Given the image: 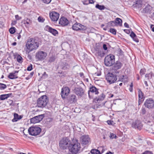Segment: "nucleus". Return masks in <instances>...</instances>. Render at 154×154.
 <instances>
[{"label":"nucleus","mask_w":154,"mask_h":154,"mask_svg":"<svg viewBox=\"0 0 154 154\" xmlns=\"http://www.w3.org/2000/svg\"><path fill=\"white\" fill-rule=\"evenodd\" d=\"M39 46V44L37 40L33 38H29L27 40L26 43V51L29 53L37 49Z\"/></svg>","instance_id":"nucleus-1"},{"label":"nucleus","mask_w":154,"mask_h":154,"mask_svg":"<svg viewBox=\"0 0 154 154\" xmlns=\"http://www.w3.org/2000/svg\"><path fill=\"white\" fill-rule=\"evenodd\" d=\"M81 148L80 144L75 140L70 144L68 149L70 154H76L79 151Z\"/></svg>","instance_id":"nucleus-2"},{"label":"nucleus","mask_w":154,"mask_h":154,"mask_svg":"<svg viewBox=\"0 0 154 154\" xmlns=\"http://www.w3.org/2000/svg\"><path fill=\"white\" fill-rule=\"evenodd\" d=\"M48 102V99L46 95H43L39 98L37 100V106L39 107H44Z\"/></svg>","instance_id":"nucleus-3"},{"label":"nucleus","mask_w":154,"mask_h":154,"mask_svg":"<svg viewBox=\"0 0 154 154\" xmlns=\"http://www.w3.org/2000/svg\"><path fill=\"white\" fill-rule=\"evenodd\" d=\"M115 61V56L112 54H109L105 57V65L107 66H111L114 63Z\"/></svg>","instance_id":"nucleus-4"},{"label":"nucleus","mask_w":154,"mask_h":154,"mask_svg":"<svg viewBox=\"0 0 154 154\" xmlns=\"http://www.w3.org/2000/svg\"><path fill=\"white\" fill-rule=\"evenodd\" d=\"M29 134L32 136H37L39 134L41 129L38 127H31L28 130Z\"/></svg>","instance_id":"nucleus-5"},{"label":"nucleus","mask_w":154,"mask_h":154,"mask_svg":"<svg viewBox=\"0 0 154 154\" xmlns=\"http://www.w3.org/2000/svg\"><path fill=\"white\" fill-rule=\"evenodd\" d=\"M106 77L107 81L110 84L114 83L117 79L116 75L111 73H108L106 75Z\"/></svg>","instance_id":"nucleus-6"},{"label":"nucleus","mask_w":154,"mask_h":154,"mask_svg":"<svg viewBox=\"0 0 154 154\" xmlns=\"http://www.w3.org/2000/svg\"><path fill=\"white\" fill-rule=\"evenodd\" d=\"M70 143V140L66 138H64L61 139L60 142L59 146L62 149H66Z\"/></svg>","instance_id":"nucleus-7"},{"label":"nucleus","mask_w":154,"mask_h":154,"mask_svg":"<svg viewBox=\"0 0 154 154\" xmlns=\"http://www.w3.org/2000/svg\"><path fill=\"white\" fill-rule=\"evenodd\" d=\"M47 56V53L43 51H39L36 54L35 57L38 60H43Z\"/></svg>","instance_id":"nucleus-8"},{"label":"nucleus","mask_w":154,"mask_h":154,"mask_svg":"<svg viewBox=\"0 0 154 154\" xmlns=\"http://www.w3.org/2000/svg\"><path fill=\"white\" fill-rule=\"evenodd\" d=\"M82 144L84 145L88 144L90 143V138L88 135H83L80 137Z\"/></svg>","instance_id":"nucleus-9"},{"label":"nucleus","mask_w":154,"mask_h":154,"mask_svg":"<svg viewBox=\"0 0 154 154\" xmlns=\"http://www.w3.org/2000/svg\"><path fill=\"white\" fill-rule=\"evenodd\" d=\"M144 105L149 109L154 108V100L151 99H147L145 101Z\"/></svg>","instance_id":"nucleus-10"},{"label":"nucleus","mask_w":154,"mask_h":154,"mask_svg":"<svg viewBox=\"0 0 154 154\" xmlns=\"http://www.w3.org/2000/svg\"><path fill=\"white\" fill-rule=\"evenodd\" d=\"M70 90L67 87H63L62 89L61 95L63 99L68 95L70 92Z\"/></svg>","instance_id":"nucleus-11"},{"label":"nucleus","mask_w":154,"mask_h":154,"mask_svg":"<svg viewBox=\"0 0 154 154\" xmlns=\"http://www.w3.org/2000/svg\"><path fill=\"white\" fill-rule=\"evenodd\" d=\"M49 16L52 21H57L59 18V14L55 11H52L49 13Z\"/></svg>","instance_id":"nucleus-12"},{"label":"nucleus","mask_w":154,"mask_h":154,"mask_svg":"<svg viewBox=\"0 0 154 154\" xmlns=\"http://www.w3.org/2000/svg\"><path fill=\"white\" fill-rule=\"evenodd\" d=\"M44 118L43 115H40L35 116L31 119V122L32 123L35 124L41 121Z\"/></svg>","instance_id":"nucleus-13"},{"label":"nucleus","mask_w":154,"mask_h":154,"mask_svg":"<svg viewBox=\"0 0 154 154\" xmlns=\"http://www.w3.org/2000/svg\"><path fill=\"white\" fill-rule=\"evenodd\" d=\"M72 28L75 30H82L85 29V27L81 24L76 23L73 25Z\"/></svg>","instance_id":"nucleus-14"},{"label":"nucleus","mask_w":154,"mask_h":154,"mask_svg":"<svg viewBox=\"0 0 154 154\" xmlns=\"http://www.w3.org/2000/svg\"><path fill=\"white\" fill-rule=\"evenodd\" d=\"M132 126L133 128H137L139 130H140L143 126L140 122L138 120H136L133 122Z\"/></svg>","instance_id":"nucleus-15"},{"label":"nucleus","mask_w":154,"mask_h":154,"mask_svg":"<svg viewBox=\"0 0 154 154\" xmlns=\"http://www.w3.org/2000/svg\"><path fill=\"white\" fill-rule=\"evenodd\" d=\"M69 23V21L67 19L64 17H62L59 20V24L62 26H66Z\"/></svg>","instance_id":"nucleus-16"},{"label":"nucleus","mask_w":154,"mask_h":154,"mask_svg":"<svg viewBox=\"0 0 154 154\" xmlns=\"http://www.w3.org/2000/svg\"><path fill=\"white\" fill-rule=\"evenodd\" d=\"M45 30L48 31L54 35H56L57 34H58V32L56 29L52 28L51 27L48 26H46L45 28Z\"/></svg>","instance_id":"nucleus-17"},{"label":"nucleus","mask_w":154,"mask_h":154,"mask_svg":"<svg viewBox=\"0 0 154 154\" xmlns=\"http://www.w3.org/2000/svg\"><path fill=\"white\" fill-rule=\"evenodd\" d=\"M74 90L76 94L78 95L81 96L84 93V90L82 88H76Z\"/></svg>","instance_id":"nucleus-18"},{"label":"nucleus","mask_w":154,"mask_h":154,"mask_svg":"<svg viewBox=\"0 0 154 154\" xmlns=\"http://www.w3.org/2000/svg\"><path fill=\"white\" fill-rule=\"evenodd\" d=\"M14 118L12 120V121L13 122H17L23 118L22 116L19 115L17 114L16 113H14Z\"/></svg>","instance_id":"nucleus-19"},{"label":"nucleus","mask_w":154,"mask_h":154,"mask_svg":"<svg viewBox=\"0 0 154 154\" xmlns=\"http://www.w3.org/2000/svg\"><path fill=\"white\" fill-rule=\"evenodd\" d=\"M138 97H139V101H138V103L139 104H140V103H141L142 101H143V94L142 93V91H141V90L139 89L138 90Z\"/></svg>","instance_id":"nucleus-20"},{"label":"nucleus","mask_w":154,"mask_h":154,"mask_svg":"<svg viewBox=\"0 0 154 154\" xmlns=\"http://www.w3.org/2000/svg\"><path fill=\"white\" fill-rule=\"evenodd\" d=\"M122 66V63L119 61H117L116 63L114 64V69L115 70L120 69Z\"/></svg>","instance_id":"nucleus-21"},{"label":"nucleus","mask_w":154,"mask_h":154,"mask_svg":"<svg viewBox=\"0 0 154 154\" xmlns=\"http://www.w3.org/2000/svg\"><path fill=\"white\" fill-rule=\"evenodd\" d=\"M88 94L89 95V92H91L92 93H95V94H97L98 93V92L97 89L95 87H92L91 88L89 91Z\"/></svg>","instance_id":"nucleus-22"},{"label":"nucleus","mask_w":154,"mask_h":154,"mask_svg":"<svg viewBox=\"0 0 154 154\" xmlns=\"http://www.w3.org/2000/svg\"><path fill=\"white\" fill-rule=\"evenodd\" d=\"M11 95V94H4L0 95V100H4L7 99Z\"/></svg>","instance_id":"nucleus-23"},{"label":"nucleus","mask_w":154,"mask_h":154,"mask_svg":"<svg viewBox=\"0 0 154 154\" xmlns=\"http://www.w3.org/2000/svg\"><path fill=\"white\" fill-rule=\"evenodd\" d=\"M135 6L138 8H140L142 7V2L140 0H138L136 1L134 5Z\"/></svg>","instance_id":"nucleus-24"},{"label":"nucleus","mask_w":154,"mask_h":154,"mask_svg":"<svg viewBox=\"0 0 154 154\" xmlns=\"http://www.w3.org/2000/svg\"><path fill=\"white\" fill-rule=\"evenodd\" d=\"M115 21L117 26L118 25L121 26L122 25V21L121 19L117 18L116 19Z\"/></svg>","instance_id":"nucleus-25"},{"label":"nucleus","mask_w":154,"mask_h":154,"mask_svg":"<svg viewBox=\"0 0 154 154\" xmlns=\"http://www.w3.org/2000/svg\"><path fill=\"white\" fill-rule=\"evenodd\" d=\"M9 78L11 79H13L17 78L16 75H15V73H11L8 76Z\"/></svg>","instance_id":"nucleus-26"},{"label":"nucleus","mask_w":154,"mask_h":154,"mask_svg":"<svg viewBox=\"0 0 154 154\" xmlns=\"http://www.w3.org/2000/svg\"><path fill=\"white\" fill-rule=\"evenodd\" d=\"M105 95L103 94H102L98 97V98L97 99V101H102L104 100V99L105 98Z\"/></svg>","instance_id":"nucleus-27"},{"label":"nucleus","mask_w":154,"mask_h":154,"mask_svg":"<svg viewBox=\"0 0 154 154\" xmlns=\"http://www.w3.org/2000/svg\"><path fill=\"white\" fill-rule=\"evenodd\" d=\"M32 21L29 19H27L26 20H25L24 24L26 26L28 27L31 24Z\"/></svg>","instance_id":"nucleus-28"},{"label":"nucleus","mask_w":154,"mask_h":154,"mask_svg":"<svg viewBox=\"0 0 154 154\" xmlns=\"http://www.w3.org/2000/svg\"><path fill=\"white\" fill-rule=\"evenodd\" d=\"M95 7L97 9H98L100 10H103L105 8V7L104 6L100 5L98 4H97L96 5Z\"/></svg>","instance_id":"nucleus-29"},{"label":"nucleus","mask_w":154,"mask_h":154,"mask_svg":"<svg viewBox=\"0 0 154 154\" xmlns=\"http://www.w3.org/2000/svg\"><path fill=\"white\" fill-rule=\"evenodd\" d=\"M77 100V99L76 98V96L75 95H71L70 100V102L71 103H72L73 102H76Z\"/></svg>","instance_id":"nucleus-30"},{"label":"nucleus","mask_w":154,"mask_h":154,"mask_svg":"<svg viewBox=\"0 0 154 154\" xmlns=\"http://www.w3.org/2000/svg\"><path fill=\"white\" fill-rule=\"evenodd\" d=\"M127 76L123 75L120 77L119 80L121 81L125 82L127 81Z\"/></svg>","instance_id":"nucleus-31"},{"label":"nucleus","mask_w":154,"mask_h":154,"mask_svg":"<svg viewBox=\"0 0 154 154\" xmlns=\"http://www.w3.org/2000/svg\"><path fill=\"white\" fill-rule=\"evenodd\" d=\"M91 152L93 154H101L99 150L96 149H92L91 151Z\"/></svg>","instance_id":"nucleus-32"},{"label":"nucleus","mask_w":154,"mask_h":154,"mask_svg":"<svg viewBox=\"0 0 154 154\" xmlns=\"http://www.w3.org/2000/svg\"><path fill=\"white\" fill-rule=\"evenodd\" d=\"M17 59L18 62L19 63H21L23 62V58L20 55H17Z\"/></svg>","instance_id":"nucleus-33"},{"label":"nucleus","mask_w":154,"mask_h":154,"mask_svg":"<svg viewBox=\"0 0 154 154\" xmlns=\"http://www.w3.org/2000/svg\"><path fill=\"white\" fill-rule=\"evenodd\" d=\"M109 32L112 34L116 35V30L113 28H110L109 31Z\"/></svg>","instance_id":"nucleus-34"},{"label":"nucleus","mask_w":154,"mask_h":154,"mask_svg":"<svg viewBox=\"0 0 154 154\" xmlns=\"http://www.w3.org/2000/svg\"><path fill=\"white\" fill-rule=\"evenodd\" d=\"M6 85L4 84L0 83V89L4 90L6 88Z\"/></svg>","instance_id":"nucleus-35"},{"label":"nucleus","mask_w":154,"mask_h":154,"mask_svg":"<svg viewBox=\"0 0 154 154\" xmlns=\"http://www.w3.org/2000/svg\"><path fill=\"white\" fill-rule=\"evenodd\" d=\"M9 30L11 34H14L15 32L14 27L11 28Z\"/></svg>","instance_id":"nucleus-36"},{"label":"nucleus","mask_w":154,"mask_h":154,"mask_svg":"<svg viewBox=\"0 0 154 154\" xmlns=\"http://www.w3.org/2000/svg\"><path fill=\"white\" fill-rule=\"evenodd\" d=\"M109 24H110L112 26H117V25L116 24V21H111L109 23Z\"/></svg>","instance_id":"nucleus-37"},{"label":"nucleus","mask_w":154,"mask_h":154,"mask_svg":"<svg viewBox=\"0 0 154 154\" xmlns=\"http://www.w3.org/2000/svg\"><path fill=\"white\" fill-rule=\"evenodd\" d=\"M55 60V58L54 57H52L50 58L48 60V62L51 63L54 62Z\"/></svg>","instance_id":"nucleus-38"},{"label":"nucleus","mask_w":154,"mask_h":154,"mask_svg":"<svg viewBox=\"0 0 154 154\" xmlns=\"http://www.w3.org/2000/svg\"><path fill=\"white\" fill-rule=\"evenodd\" d=\"M152 73H150L149 74H146L145 75V77L147 78V79H149L150 76L152 77Z\"/></svg>","instance_id":"nucleus-39"},{"label":"nucleus","mask_w":154,"mask_h":154,"mask_svg":"<svg viewBox=\"0 0 154 154\" xmlns=\"http://www.w3.org/2000/svg\"><path fill=\"white\" fill-rule=\"evenodd\" d=\"M109 137L111 139H113L114 138H115L116 136V135L113 133H110V135Z\"/></svg>","instance_id":"nucleus-40"},{"label":"nucleus","mask_w":154,"mask_h":154,"mask_svg":"<svg viewBox=\"0 0 154 154\" xmlns=\"http://www.w3.org/2000/svg\"><path fill=\"white\" fill-rule=\"evenodd\" d=\"M42 2L46 4L49 3L51 0H42Z\"/></svg>","instance_id":"nucleus-41"},{"label":"nucleus","mask_w":154,"mask_h":154,"mask_svg":"<svg viewBox=\"0 0 154 154\" xmlns=\"http://www.w3.org/2000/svg\"><path fill=\"white\" fill-rule=\"evenodd\" d=\"M146 70L144 69H141L140 71V73L141 75H143L145 74Z\"/></svg>","instance_id":"nucleus-42"},{"label":"nucleus","mask_w":154,"mask_h":154,"mask_svg":"<svg viewBox=\"0 0 154 154\" xmlns=\"http://www.w3.org/2000/svg\"><path fill=\"white\" fill-rule=\"evenodd\" d=\"M32 69V64L29 65L27 68V69L28 71H31Z\"/></svg>","instance_id":"nucleus-43"},{"label":"nucleus","mask_w":154,"mask_h":154,"mask_svg":"<svg viewBox=\"0 0 154 154\" xmlns=\"http://www.w3.org/2000/svg\"><path fill=\"white\" fill-rule=\"evenodd\" d=\"M48 77V75L45 72L42 75V77L44 79H45Z\"/></svg>","instance_id":"nucleus-44"},{"label":"nucleus","mask_w":154,"mask_h":154,"mask_svg":"<svg viewBox=\"0 0 154 154\" xmlns=\"http://www.w3.org/2000/svg\"><path fill=\"white\" fill-rule=\"evenodd\" d=\"M15 17L17 20H20L22 19V17H19L18 15H16L15 16Z\"/></svg>","instance_id":"nucleus-45"},{"label":"nucleus","mask_w":154,"mask_h":154,"mask_svg":"<svg viewBox=\"0 0 154 154\" xmlns=\"http://www.w3.org/2000/svg\"><path fill=\"white\" fill-rule=\"evenodd\" d=\"M130 36L132 38L136 36V35L133 32H132L130 35Z\"/></svg>","instance_id":"nucleus-46"},{"label":"nucleus","mask_w":154,"mask_h":154,"mask_svg":"<svg viewBox=\"0 0 154 154\" xmlns=\"http://www.w3.org/2000/svg\"><path fill=\"white\" fill-rule=\"evenodd\" d=\"M132 38L134 41L137 42H138L139 40L138 39V38H137L136 36Z\"/></svg>","instance_id":"nucleus-47"},{"label":"nucleus","mask_w":154,"mask_h":154,"mask_svg":"<svg viewBox=\"0 0 154 154\" xmlns=\"http://www.w3.org/2000/svg\"><path fill=\"white\" fill-rule=\"evenodd\" d=\"M143 154H153L150 151H146L144 152Z\"/></svg>","instance_id":"nucleus-48"},{"label":"nucleus","mask_w":154,"mask_h":154,"mask_svg":"<svg viewBox=\"0 0 154 154\" xmlns=\"http://www.w3.org/2000/svg\"><path fill=\"white\" fill-rule=\"evenodd\" d=\"M43 19L41 17H39L38 18V20L40 22H43L44 21L43 20Z\"/></svg>","instance_id":"nucleus-49"},{"label":"nucleus","mask_w":154,"mask_h":154,"mask_svg":"<svg viewBox=\"0 0 154 154\" xmlns=\"http://www.w3.org/2000/svg\"><path fill=\"white\" fill-rule=\"evenodd\" d=\"M107 123L109 125H112L113 123V122L112 121L108 120L107 121Z\"/></svg>","instance_id":"nucleus-50"},{"label":"nucleus","mask_w":154,"mask_h":154,"mask_svg":"<svg viewBox=\"0 0 154 154\" xmlns=\"http://www.w3.org/2000/svg\"><path fill=\"white\" fill-rule=\"evenodd\" d=\"M103 47L104 50H106L107 49L106 47V44H104L103 46Z\"/></svg>","instance_id":"nucleus-51"},{"label":"nucleus","mask_w":154,"mask_h":154,"mask_svg":"<svg viewBox=\"0 0 154 154\" xmlns=\"http://www.w3.org/2000/svg\"><path fill=\"white\" fill-rule=\"evenodd\" d=\"M142 113L143 114H144L145 113L146 111L145 109L144 108H142Z\"/></svg>","instance_id":"nucleus-52"},{"label":"nucleus","mask_w":154,"mask_h":154,"mask_svg":"<svg viewBox=\"0 0 154 154\" xmlns=\"http://www.w3.org/2000/svg\"><path fill=\"white\" fill-rule=\"evenodd\" d=\"M148 7H146V8H145L144 9V11H145V12H148V11H149V10L148 9Z\"/></svg>","instance_id":"nucleus-53"},{"label":"nucleus","mask_w":154,"mask_h":154,"mask_svg":"<svg viewBox=\"0 0 154 154\" xmlns=\"http://www.w3.org/2000/svg\"><path fill=\"white\" fill-rule=\"evenodd\" d=\"M21 131H23V133L25 135H27L25 134V129H24L23 128H21Z\"/></svg>","instance_id":"nucleus-54"},{"label":"nucleus","mask_w":154,"mask_h":154,"mask_svg":"<svg viewBox=\"0 0 154 154\" xmlns=\"http://www.w3.org/2000/svg\"><path fill=\"white\" fill-rule=\"evenodd\" d=\"M124 26L125 27H127V28H128L129 27V26H128V24L126 23H124Z\"/></svg>","instance_id":"nucleus-55"},{"label":"nucleus","mask_w":154,"mask_h":154,"mask_svg":"<svg viewBox=\"0 0 154 154\" xmlns=\"http://www.w3.org/2000/svg\"><path fill=\"white\" fill-rule=\"evenodd\" d=\"M89 3L93 4L94 3V1L93 0H89Z\"/></svg>","instance_id":"nucleus-56"},{"label":"nucleus","mask_w":154,"mask_h":154,"mask_svg":"<svg viewBox=\"0 0 154 154\" xmlns=\"http://www.w3.org/2000/svg\"><path fill=\"white\" fill-rule=\"evenodd\" d=\"M144 83L145 84V85L146 86V87H148V84H147V82L146 81V80H144Z\"/></svg>","instance_id":"nucleus-57"},{"label":"nucleus","mask_w":154,"mask_h":154,"mask_svg":"<svg viewBox=\"0 0 154 154\" xmlns=\"http://www.w3.org/2000/svg\"><path fill=\"white\" fill-rule=\"evenodd\" d=\"M16 23H17L16 21H14L12 22L11 24H12V25H14Z\"/></svg>","instance_id":"nucleus-58"},{"label":"nucleus","mask_w":154,"mask_h":154,"mask_svg":"<svg viewBox=\"0 0 154 154\" xmlns=\"http://www.w3.org/2000/svg\"><path fill=\"white\" fill-rule=\"evenodd\" d=\"M129 90L131 92H132L133 91V88L130 87L129 88Z\"/></svg>","instance_id":"nucleus-59"},{"label":"nucleus","mask_w":154,"mask_h":154,"mask_svg":"<svg viewBox=\"0 0 154 154\" xmlns=\"http://www.w3.org/2000/svg\"><path fill=\"white\" fill-rule=\"evenodd\" d=\"M21 35H19V34H18V36H17V38L18 39H20V38H21Z\"/></svg>","instance_id":"nucleus-60"},{"label":"nucleus","mask_w":154,"mask_h":154,"mask_svg":"<svg viewBox=\"0 0 154 154\" xmlns=\"http://www.w3.org/2000/svg\"><path fill=\"white\" fill-rule=\"evenodd\" d=\"M17 43L16 42H14L12 43V45L13 46H15L16 45Z\"/></svg>","instance_id":"nucleus-61"},{"label":"nucleus","mask_w":154,"mask_h":154,"mask_svg":"<svg viewBox=\"0 0 154 154\" xmlns=\"http://www.w3.org/2000/svg\"><path fill=\"white\" fill-rule=\"evenodd\" d=\"M133 85L132 83H131L130 85V87H133Z\"/></svg>","instance_id":"nucleus-62"},{"label":"nucleus","mask_w":154,"mask_h":154,"mask_svg":"<svg viewBox=\"0 0 154 154\" xmlns=\"http://www.w3.org/2000/svg\"><path fill=\"white\" fill-rule=\"evenodd\" d=\"M106 154H112L111 152H109L108 153H106Z\"/></svg>","instance_id":"nucleus-63"},{"label":"nucleus","mask_w":154,"mask_h":154,"mask_svg":"<svg viewBox=\"0 0 154 154\" xmlns=\"http://www.w3.org/2000/svg\"><path fill=\"white\" fill-rule=\"evenodd\" d=\"M18 154H26L25 153L20 152V153H18Z\"/></svg>","instance_id":"nucleus-64"}]
</instances>
